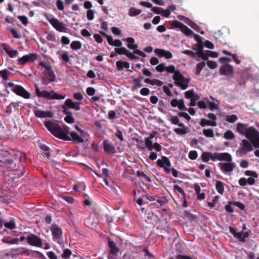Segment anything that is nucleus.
<instances>
[{"instance_id": "20", "label": "nucleus", "mask_w": 259, "mask_h": 259, "mask_svg": "<svg viewBox=\"0 0 259 259\" xmlns=\"http://www.w3.org/2000/svg\"><path fill=\"white\" fill-rule=\"evenodd\" d=\"M44 74L45 77L48 80L49 82H53L55 80L56 75L52 67L46 70H45Z\"/></svg>"}, {"instance_id": "48", "label": "nucleus", "mask_w": 259, "mask_h": 259, "mask_svg": "<svg viewBox=\"0 0 259 259\" xmlns=\"http://www.w3.org/2000/svg\"><path fill=\"white\" fill-rule=\"evenodd\" d=\"M178 116L180 117H184L185 118L187 121H189L191 120V117L190 115L187 113L186 112H180L178 113Z\"/></svg>"}, {"instance_id": "61", "label": "nucleus", "mask_w": 259, "mask_h": 259, "mask_svg": "<svg viewBox=\"0 0 259 259\" xmlns=\"http://www.w3.org/2000/svg\"><path fill=\"white\" fill-rule=\"evenodd\" d=\"M154 53L159 56V57H163L164 50L161 49H156L154 50Z\"/></svg>"}, {"instance_id": "50", "label": "nucleus", "mask_w": 259, "mask_h": 259, "mask_svg": "<svg viewBox=\"0 0 259 259\" xmlns=\"http://www.w3.org/2000/svg\"><path fill=\"white\" fill-rule=\"evenodd\" d=\"M4 225L6 228L10 229H13L15 228V222L13 220L11 221L10 222L5 223Z\"/></svg>"}, {"instance_id": "26", "label": "nucleus", "mask_w": 259, "mask_h": 259, "mask_svg": "<svg viewBox=\"0 0 259 259\" xmlns=\"http://www.w3.org/2000/svg\"><path fill=\"white\" fill-rule=\"evenodd\" d=\"M169 120L171 122L172 124L175 125H178L180 127H184L185 126V125L183 123L179 122V119L177 116H171Z\"/></svg>"}, {"instance_id": "55", "label": "nucleus", "mask_w": 259, "mask_h": 259, "mask_svg": "<svg viewBox=\"0 0 259 259\" xmlns=\"http://www.w3.org/2000/svg\"><path fill=\"white\" fill-rule=\"evenodd\" d=\"M163 84V82L160 80L157 79H152V81L151 83V85H156L157 87H161Z\"/></svg>"}, {"instance_id": "44", "label": "nucleus", "mask_w": 259, "mask_h": 259, "mask_svg": "<svg viewBox=\"0 0 259 259\" xmlns=\"http://www.w3.org/2000/svg\"><path fill=\"white\" fill-rule=\"evenodd\" d=\"M178 108L180 110L185 111V110H186V109H187V108L185 105V103H184V101L183 99H181L179 100V102L178 103Z\"/></svg>"}, {"instance_id": "39", "label": "nucleus", "mask_w": 259, "mask_h": 259, "mask_svg": "<svg viewBox=\"0 0 259 259\" xmlns=\"http://www.w3.org/2000/svg\"><path fill=\"white\" fill-rule=\"evenodd\" d=\"M224 137L226 139L232 140L235 138V135L231 130H228L225 133Z\"/></svg>"}, {"instance_id": "6", "label": "nucleus", "mask_w": 259, "mask_h": 259, "mask_svg": "<svg viewBox=\"0 0 259 259\" xmlns=\"http://www.w3.org/2000/svg\"><path fill=\"white\" fill-rule=\"evenodd\" d=\"M7 86L10 88L12 91L15 93L16 95L25 99L30 98L31 95L30 94L22 87L19 85H16L11 82L7 83Z\"/></svg>"}, {"instance_id": "13", "label": "nucleus", "mask_w": 259, "mask_h": 259, "mask_svg": "<svg viewBox=\"0 0 259 259\" xmlns=\"http://www.w3.org/2000/svg\"><path fill=\"white\" fill-rule=\"evenodd\" d=\"M50 23L57 31L61 32H66L68 29L65 24L57 19L50 20Z\"/></svg>"}, {"instance_id": "45", "label": "nucleus", "mask_w": 259, "mask_h": 259, "mask_svg": "<svg viewBox=\"0 0 259 259\" xmlns=\"http://www.w3.org/2000/svg\"><path fill=\"white\" fill-rule=\"evenodd\" d=\"M102 174L101 175H99L98 173H97L96 171H94V173L98 176V177H108L109 174H108V169L106 168H102Z\"/></svg>"}, {"instance_id": "43", "label": "nucleus", "mask_w": 259, "mask_h": 259, "mask_svg": "<svg viewBox=\"0 0 259 259\" xmlns=\"http://www.w3.org/2000/svg\"><path fill=\"white\" fill-rule=\"evenodd\" d=\"M33 257L38 259H47L45 255L40 252L33 250Z\"/></svg>"}, {"instance_id": "35", "label": "nucleus", "mask_w": 259, "mask_h": 259, "mask_svg": "<svg viewBox=\"0 0 259 259\" xmlns=\"http://www.w3.org/2000/svg\"><path fill=\"white\" fill-rule=\"evenodd\" d=\"M203 134L206 137L212 138L214 137L213 131L211 128L203 129Z\"/></svg>"}, {"instance_id": "8", "label": "nucleus", "mask_w": 259, "mask_h": 259, "mask_svg": "<svg viewBox=\"0 0 259 259\" xmlns=\"http://www.w3.org/2000/svg\"><path fill=\"white\" fill-rule=\"evenodd\" d=\"M141 142L142 143V145L137 144V147L138 148L145 149L147 148L149 151H152V150L154 149L157 152H160L161 150L162 147L159 144L157 143L153 144L152 141H149L148 140L146 141V145H144L143 141H141Z\"/></svg>"}, {"instance_id": "16", "label": "nucleus", "mask_w": 259, "mask_h": 259, "mask_svg": "<svg viewBox=\"0 0 259 259\" xmlns=\"http://www.w3.org/2000/svg\"><path fill=\"white\" fill-rule=\"evenodd\" d=\"M158 166L160 167L164 168L167 172L171 171L172 176L177 178L178 177V172L175 168H171V163H157Z\"/></svg>"}, {"instance_id": "60", "label": "nucleus", "mask_w": 259, "mask_h": 259, "mask_svg": "<svg viewBox=\"0 0 259 259\" xmlns=\"http://www.w3.org/2000/svg\"><path fill=\"white\" fill-rule=\"evenodd\" d=\"M165 70L168 73H174V74L177 72V70H176L175 67L174 65H169L167 67Z\"/></svg>"}, {"instance_id": "31", "label": "nucleus", "mask_w": 259, "mask_h": 259, "mask_svg": "<svg viewBox=\"0 0 259 259\" xmlns=\"http://www.w3.org/2000/svg\"><path fill=\"white\" fill-rule=\"evenodd\" d=\"M205 63L203 61L198 63L196 65V71H195V74L197 75H200L201 71L203 69V68L205 67Z\"/></svg>"}, {"instance_id": "53", "label": "nucleus", "mask_w": 259, "mask_h": 259, "mask_svg": "<svg viewBox=\"0 0 259 259\" xmlns=\"http://www.w3.org/2000/svg\"><path fill=\"white\" fill-rule=\"evenodd\" d=\"M87 17L89 20H92L94 18V12L92 10H88L87 13Z\"/></svg>"}, {"instance_id": "17", "label": "nucleus", "mask_w": 259, "mask_h": 259, "mask_svg": "<svg viewBox=\"0 0 259 259\" xmlns=\"http://www.w3.org/2000/svg\"><path fill=\"white\" fill-rule=\"evenodd\" d=\"M69 140H64L65 141H73L76 143L84 142V140L77 133L74 132H69L68 135Z\"/></svg>"}, {"instance_id": "9", "label": "nucleus", "mask_w": 259, "mask_h": 259, "mask_svg": "<svg viewBox=\"0 0 259 259\" xmlns=\"http://www.w3.org/2000/svg\"><path fill=\"white\" fill-rule=\"evenodd\" d=\"M252 143L246 140H243L241 146L236 152L237 155L242 156L252 150Z\"/></svg>"}, {"instance_id": "40", "label": "nucleus", "mask_w": 259, "mask_h": 259, "mask_svg": "<svg viewBox=\"0 0 259 259\" xmlns=\"http://www.w3.org/2000/svg\"><path fill=\"white\" fill-rule=\"evenodd\" d=\"M238 119L237 115L232 114L231 115H227L226 117V120L230 123H233Z\"/></svg>"}, {"instance_id": "52", "label": "nucleus", "mask_w": 259, "mask_h": 259, "mask_svg": "<svg viewBox=\"0 0 259 259\" xmlns=\"http://www.w3.org/2000/svg\"><path fill=\"white\" fill-rule=\"evenodd\" d=\"M125 56L129 58L130 60H133L138 59V58L135 55L134 53H132L127 50Z\"/></svg>"}, {"instance_id": "49", "label": "nucleus", "mask_w": 259, "mask_h": 259, "mask_svg": "<svg viewBox=\"0 0 259 259\" xmlns=\"http://www.w3.org/2000/svg\"><path fill=\"white\" fill-rule=\"evenodd\" d=\"M197 55L202 58L204 60H207V56L206 55V53L204 52L203 50L202 51H197Z\"/></svg>"}, {"instance_id": "29", "label": "nucleus", "mask_w": 259, "mask_h": 259, "mask_svg": "<svg viewBox=\"0 0 259 259\" xmlns=\"http://www.w3.org/2000/svg\"><path fill=\"white\" fill-rule=\"evenodd\" d=\"M189 22H187V24L191 27H192L193 29H194L197 32H200L201 34L204 33L203 31H200L201 28L197 24H196L195 23H194V22L190 20H189Z\"/></svg>"}, {"instance_id": "19", "label": "nucleus", "mask_w": 259, "mask_h": 259, "mask_svg": "<svg viewBox=\"0 0 259 259\" xmlns=\"http://www.w3.org/2000/svg\"><path fill=\"white\" fill-rule=\"evenodd\" d=\"M35 115L39 118H52L53 117V114L50 111H44L37 110L34 112Z\"/></svg>"}, {"instance_id": "51", "label": "nucleus", "mask_w": 259, "mask_h": 259, "mask_svg": "<svg viewBox=\"0 0 259 259\" xmlns=\"http://www.w3.org/2000/svg\"><path fill=\"white\" fill-rule=\"evenodd\" d=\"M124 63L123 61H117L116 62L117 69L119 71L122 70L124 68Z\"/></svg>"}, {"instance_id": "62", "label": "nucleus", "mask_w": 259, "mask_h": 259, "mask_svg": "<svg viewBox=\"0 0 259 259\" xmlns=\"http://www.w3.org/2000/svg\"><path fill=\"white\" fill-rule=\"evenodd\" d=\"M208 66L212 69L215 68L217 67V64L215 62L208 60L207 62Z\"/></svg>"}, {"instance_id": "63", "label": "nucleus", "mask_w": 259, "mask_h": 259, "mask_svg": "<svg viewBox=\"0 0 259 259\" xmlns=\"http://www.w3.org/2000/svg\"><path fill=\"white\" fill-rule=\"evenodd\" d=\"M61 59L63 60V61L65 62H69V57L67 54V52H64L61 55Z\"/></svg>"}, {"instance_id": "56", "label": "nucleus", "mask_w": 259, "mask_h": 259, "mask_svg": "<svg viewBox=\"0 0 259 259\" xmlns=\"http://www.w3.org/2000/svg\"><path fill=\"white\" fill-rule=\"evenodd\" d=\"M206 55L207 56V58L208 56L211 57L212 58H217L218 56V54L217 52L207 50L206 51Z\"/></svg>"}, {"instance_id": "30", "label": "nucleus", "mask_w": 259, "mask_h": 259, "mask_svg": "<svg viewBox=\"0 0 259 259\" xmlns=\"http://www.w3.org/2000/svg\"><path fill=\"white\" fill-rule=\"evenodd\" d=\"M82 44L79 41H73L70 47L73 50H79L81 48Z\"/></svg>"}, {"instance_id": "42", "label": "nucleus", "mask_w": 259, "mask_h": 259, "mask_svg": "<svg viewBox=\"0 0 259 259\" xmlns=\"http://www.w3.org/2000/svg\"><path fill=\"white\" fill-rule=\"evenodd\" d=\"M137 175L139 177L142 178L144 179L148 182H151L150 178L148 176H147L146 174H145V173L143 171H140L139 170H138L137 171Z\"/></svg>"}, {"instance_id": "23", "label": "nucleus", "mask_w": 259, "mask_h": 259, "mask_svg": "<svg viewBox=\"0 0 259 259\" xmlns=\"http://www.w3.org/2000/svg\"><path fill=\"white\" fill-rule=\"evenodd\" d=\"M108 245L110 248V253L113 254H116L119 252V249L116 246L115 243L111 240H108Z\"/></svg>"}, {"instance_id": "10", "label": "nucleus", "mask_w": 259, "mask_h": 259, "mask_svg": "<svg viewBox=\"0 0 259 259\" xmlns=\"http://www.w3.org/2000/svg\"><path fill=\"white\" fill-rule=\"evenodd\" d=\"M172 79L174 80V83L177 86L179 87L182 90H185L184 88L185 84L184 76L180 70H177V72L172 76Z\"/></svg>"}, {"instance_id": "47", "label": "nucleus", "mask_w": 259, "mask_h": 259, "mask_svg": "<svg viewBox=\"0 0 259 259\" xmlns=\"http://www.w3.org/2000/svg\"><path fill=\"white\" fill-rule=\"evenodd\" d=\"M194 91L193 90H189L185 93V97L187 99H192L194 96Z\"/></svg>"}, {"instance_id": "36", "label": "nucleus", "mask_w": 259, "mask_h": 259, "mask_svg": "<svg viewBox=\"0 0 259 259\" xmlns=\"http://www.w3.org/2000/svg\"><path fill=\"white\" fill-rule=\"evenodd\" d=\"M10 72L7 70H3L0 71V76L2 77L3 80H7L9 79V75Z\"/></svg>"}, {"instance_id": "54", "label": "nucleus", "mask_w": 259, "mask_h": 259, "mask_svg": "<svg viewBox=\"0 0 259 259\" xmlns=\"http://www.w3.org/2000/svg\"><path fill=\"white\" fill-rule=\"evenodd\" d=\"M115 135L121 141H124V139L122 136V132L118 128L117 129Z\"/></svg>"}, {"instance_id": "57", "label": "nucleus", "mask_w": 259, "mask_h": 259, "mask_svg": "<svg viewBox=\"0 0 259 259\" xmlns=\"http://www.w3.org/2000/svg\"><path fill=\"white\" fill-rule=\"evenodd\" d=\"M219 196H215L212 202H208L207 204L210 207H213L215 206V204L218 202Z\"/></svg>"}, {"instance_id": "15", "label": "nucleus", "mask_w": 259, "mask_h": 259, "mask_svg": "<svg viewBox=\"0 0 259 259\" xmlns=\"http://www.w3.org/2000/svg\"><path fill=\"white\" fill-rule=\"evenodd\" d=\"M221 170L224 173L231 172L235 168V163H219Z\"/></svg>"}, {"instance_id": "37", "label": "nucleus", "mask_w": 259, "mask_h": 259, "mask_svg": "<svg viewBox=\"0 0 259 259\" xmlns=\"http://www.w3.org/2000/svg\"><path fill=\"white\" fill-rule=\"evenodd\" d=\"M229 203L238 207L239 208H240L242 210H244L245 208V205L243 203H242V202H239V201H232V202H229Z\"/></svg>"}, {"instance_id": "28", "label": "nucleus", "mask_w": 259, "mask_h": 259, "mask_svg": "<svg viewBox=\"0 0 259 259\" xmlns=\"http://www.w3.org/2000/svg\"><path fill=\"white\" fill-rule=\"evenodd\" d=\"M215 188L219 193L223 194L224 192V184L220 181H217Z\"/></svg>"}, {"instance_id": "22", "label": "nucleus", "mask_w": 259, "mask_h": 259, "mask_svg": "<svg viewBox=\"0 0 259 259\" xmlns=\"http://www.w3.org/2000/svg\"><path fill=\"white\" fill-rule=\"evenodd\" d=\"M18 61L20 65H24L29 61H32V53H30L28 55H25L19 58Z\"/></svg>"}, {"instance_id": "4", "label": "nucleus", "mask_w": 259, "mask_h": 259, "mask_svg": "<svg viewBox=\"0 0 259 259\" xmlns=\"http://www.w3.org/2000/svg\"><path fill=\"white\" fill-rule=\"evenodd\" d=\"M35 92L38 97H42L49 100H62L65 98V96L55 93L54 91L49 92L46 90L40 91L37 85H35Z\"/></svg>"}, {"instance_id": "58", "label": "nucleus", "mask_w": 259, "mask_h": 259, "mask_svg": "<svg viewBox=\"0 0 259 259\" xmlns=\"http://www.w3.org/2000/svg\"><path fill=\"white\" fill-rule=\"evenodd\" d=\"M197 156V153L196 151H191L189 153V157L191 160L196 159Z\"/></svg>"}, {"instance_id": "32", "label": "nucleus", "mask_w": 259, "mask_h": 259, "mask_svg": "<svg viewBox=\"0 0 259 259\" xmlns=\"http://www.w3.org/2000/svg\"><path fill=\"white\" fill-rule=\"evenodd\" d=\"M173 189L176 193H179L181 194L182 197H186V193L184 190L180 187L178 185H175L173 187Z\"/></svg>"}, {"instance_id": "41", "label": "nucleus", "mask_w": 259, "mask_h": 259, "mask_svg": "<svg viewBox=\"0 0 259 259\" xmlns=\"http://www.w3.org/2000/svg\"><path fill=\"white\" fill-rule=\"evenodd\" d=\"M72 254V252L70 249L66 248L64 250L63 253L62 254V257L64 259H68L70 257Z\"/></svg>"}, {"instance_id": "25", "label": "nucleus", "mask_w": 259, "mask_h": 259, "mask_svg": "<svg viewBox=\"0 0 259 259\" xmlns=\"http://www.w3.org/2000/svg\"><path fill=\"white\" fill-rule=\"evenodd\" d=\"M200 124L202 127H204L205 125L215 126L217 125V123L215 121H211L205 118H202L200 121Z\"/></svg>"}, {"instance_id": "33", "label": "nucleus", "mask_w": 259, "mask_h": 259, "mask_svg": "<svg viewBox=\"0 0 259 259\" xmlns=\"http://www.w3.org/2000/svg\"><path fill=\"white\" fill-rule=\"evenodd\" d=\"M33 246L37 247H41L42 246V240L41 239L37 237L36 235L33 234Z\"/></svg>"}, {"instance_id": "34", "label": "nucleus", "mask_w": 259, "mask_h": 259, "mask_svg": "<svg viewBox=\"0 0 259 259\" xmlns=\"http://www.w3.org/2000/svg\"><path fill=\"white\" fill-rule=\"evenodd\" d=\"M141 13V11L140 9H137L134 8H131L128 12V15L130 16H136L139 15Z\"/></svg>"}, {"instance_id": "3", "label": "nucleus", "mask_w": 259, "mask_h": 259, "mask_svg": "<svg viewBox=\"0 0 259 259\" xmlns=\"http://www.w3.org/2000/svg\"><path fill=\"white\" fill-rule=\"evenodd\" d=\"M171 26L175 28H179L180 30L187 36L193 35L198 44L202 42V37L199 35L194 33L191 29L189 28L183 23L178 20H174L171 23Z\"/></svg>"}, {"instance_id": "38", "label": "nucleus", "mask_w": 259, "mask_h": 259, "mask_svg": "<svg viewBox=\"0 0 259 259\" xmlns=\"http://www.w3.org/2000/svg\"><path fill=\"white\" fill-rule=\"evenodd\" d=\"M114 50L117 54L121 55H125L127 52V50L124 47L116 48L114 49Z\"/></svg>"}, {"instance_id": "18", "label": "nucleus", "mask_w": 259, "mask_h": 259, "mask_svg": "<svg viewBox=\"0 0 259 259\" xmlns=\"http://www.w3.org/2000/svg\"><path fill=\"white\" fill-rule=\"evenodd\" d=\"M35 146H37L40 150L42 155L49 158L50 156V148L45 144L38 143Z\"/></svg>"}, {"instance_id": "14", "label": "nucleus", "mask_w": 259, "mask_h": 259, "mask_svg": "<svg viewBox=\"0 0 259 259\" xmlns=\"http://www.w3.org/2000/svg\"><path fill=\"white\" fill-rule=\"evenodd\" d=\"M220 73L227 76H231L233 73V68L230 65L225 64L220 68Z\"/></svg>"}, {"instance_id": "12", "label": "nucleus", "mask_w": 259, "mask_h": 259, "mask_svg": "<svg viewBox=\"0 0 259 259\" xmlns=\"http://www.w3.org/2000/svg\"><path fill=\"white\" fill-rule=\"evenodd\" d=\"M80 103L75 102H73L71 99H67L62 105V108L63 110L68 109V108L73 109L75 110L78 111L80 109Z\"/></svg>"}, {"instance_id": "11", "label": "nucleus", "mask_w": 259, "mask_h": 259, "mask_svg": "<svg viewBox=\"0 0 259 259\" xmlns=\"http://www.w3.org/2000/svg\"><path fill=\"white\" fill-rule=\"evenodd\" d=\"M104 151L107 154L113 155L116 153V148L109 140H105L103 143Z\"/></svg>"}, {"instance_id": "7", "label": "nucleus", "mask_w": 259, "mask_h": 259, "mask_svg": "<svg viewBox=\"0 0 259 259\" xmlns=\"http://www.w3.org/2000/svg\"><path fill=\"white\" fill-rule=\"evenodd\" d=\"M50 229L52 233L53 241L60 244L63 238L62 229L58 225L54 224L50 226Z\"/></svg>"}, {"instance_id": "21", "label": "nucleus", "mask_w": 259, "mask_h": 259, "mask_svg": "<svg viewBox=\"0 0 259 259\" xmlns=\"http://www.w3.org/2000/svg\"><path fill=\"white\" fill-rule=\"evenodd\" d=\"M63 113L66 115L64 118V120L68 123H73L74 122V119L72 116V113L69 110V109H65L62 110Z\"/></svg>"}, {"instance_id": "24", "label": "nucleus", "mask_w": 259, "mask_h": 259, "mask_svg": "<svg viewBox=\"0 0 259 259\" xmlns=\"http://www.w3.org/2000/svg\"><path fill=\"white\" fill-rule=\"evenodd\" d=\"M194 189L197 196V199L201 200L204 199L205 194L204 193H201V188L198 184L194 185Z\"/></svg>"}, {"instance_id": "59", "label": "nucleus", "mask_w": 259, "mask_h": 259, "mask_svg": "<svg viewBox=\"0 0 259 259\" xmlns=\"http://www.w3.org/2000/svg\"><path fill=\"white\" fill-rule=\"evenodd\" d=\"M165 64L164 63H160L156 67V70L158 72H162L165 70Z\"/></svg>"}, {"instance_id": "1", "label": "nucleus", "mask_w": 259, "mask_h": 259, "mask_svg": "<svg viewBox=\"0 0 259 259\" xmlns=\"http://www.w3.org/2000/svg\"><path fill=\"white\" fill-rule=\"evenodd\" d=\"M45 125L48 130L55 137L64 140H69L68 135L69 132L64 126L51 120L46 121Z\"/></svg>"}, {"instance_id": "5", "label": "nucleus", "mask_w": 259, "mask_h": 259, "mask_svg": "<svg viewBox=\"0 0 259 259\" xmlns=\"http://www.w3.org/2000/svg\"><path fill=\"white\" fill-rule=\"evenodd\" d=\"M244 135L255 148H259V132L254 127L247 128Z\"/></svg>"}, {"instance_id": "27", "label": "nucleus", "mask_w": 259, "mask_h": 259, "mask_svg": "<svg viewBox=\"0 0 259 259\" xmlns=\"http://www.w3.org/2000/svg\"><path fill=\"white\" fill-rule=\"evenodd\" d=\"M246 124L238 123L237 125V130L239 133L244 135L247 128H246Z\"/></svg>"}, {"instance_id": "46", "label": "nucleus", "mask_w": 259, "mask_h": 259, "mask_svg": "<svg viewBox=\"0 0 259 259\" xmlns=\"http://www.w3.org/2000/svg\"><path fill=\"white\" fill-rule=\"evenodd\" d=\"M16 156L17 157L15 159L16 160H19L20 162H22L24 161V160H26L25 159V154H23L20 152H18L17 154H16Z\"/></svg>"}, {"instance_id": "64", "label": "nucleus", "mask_w": 259, "mask_h": 259, "mask_svg": "<svg viewBox=\"0 0 259 259\" xmlns=\"http://www.w3.org/2000/svg\"><path fill=\"white\" fill-rule=\"evenodd\" d=\"M56 5L57 8L60 10L63 11L64 9V4L61 0H57L56 2Z\"/></svg>"}, {"instance_id": "2", "label": "nucleus", "mask_w": 259, "mask_h": 259, "mask_svg": "<svg viewBox=\"0 0 259 259\" xmlns=\"http://www.w3.org/2000/svg\"><path fill=\"white\" fill-rule=\"evenodd\" d=\"M201 158L204 162H207L209 160L212 161L218 160L226 162H231L232 160L231 155L228 153H214L212 154L209 152H205L202 154Z\"/></svg>"}]
</instances>
